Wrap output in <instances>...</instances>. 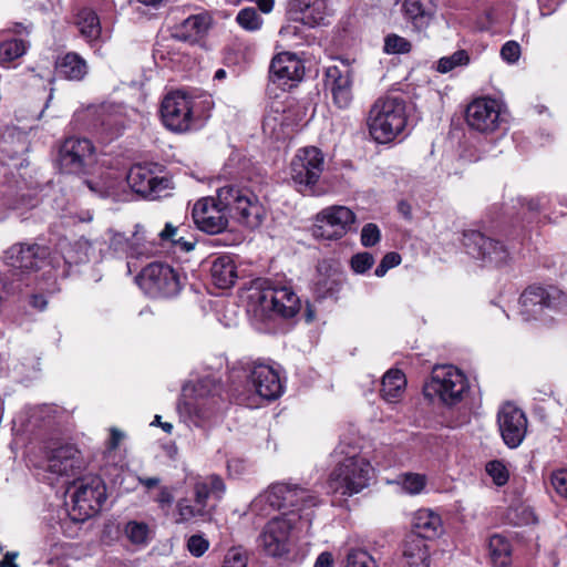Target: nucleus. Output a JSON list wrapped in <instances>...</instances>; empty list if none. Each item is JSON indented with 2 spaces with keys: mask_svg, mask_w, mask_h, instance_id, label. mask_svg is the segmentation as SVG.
<instances>
[{
  "mask_svg": "<svg viewBox=\"0 0 567 567\" xmlns=\"http://www.w3.org/2000/svg\"><path fill=\"white\" fill-rule=\"evenodd\" d=\"M192 216L198 229L215 235L227 228L229 217L248 228H257L266 217V209L249 188L226 185L217 189L216 197L198 199Z\"/></svg>",
  "mask_w": 567,
  "mask_h": 567,
  "instance_id": "f257e3e1",
  "label": "nucleus"
},
{
  "mask_svg": "<svg viewBox=\"0 0 567 567\" xmlns=\"http://www.w3.org/2000/svg\"><path fill=\"white\" fill-rule=\"evenodd\" d=\"M249 299L254 324L261 332H269L276 318H293L301 309V300L290 284L270 279L256 281Z\"/></svg>",
  "mask_w": 567,
  "mask_h": 567,
  "instance_id": "f03ea898",
  "label": "nucleus"
},
{
  "mask_svg": "<svg viewBox=\"0 0 567 567\" xmlns=\"http://www.w3.org/2000/svg\"><path fill=\"white\" fill-rule=\"evenodd\" d=\"M406 122L405 101L394 95L377 99L367 118L371 137L380 144L390 143L401 135L406 126Z\"/></svg>",
  "mask_w": 567,
  "mask_h": 567,
  "instance_id": "7ed1b4c3",
  "label": "nucleus"
},
{
  "mask_svg": "<svg viewBox=\"0 0 567 567\" xmlns=\"http://www.w3.org/2000/svg\"><path fill=\"white\" fill-rule=\"evenodd\" d=\"M188 485L192 491L193 503L187 497L177 501V523H188L196 518L210 517L213 508L208 506V499L220 501L226 493V484L217 474L190 476Z\"/></svg>",
  "mask_w": 567,
  "mask_h": 567,
  "instance_id": "20e7f679",
  "label": "nucleus"
},
{
  "mask_svg": "<svg viewBox=\"0 0 567 567\" xmlns=\"http://www.w3.org/2000/svg\"><path fill=\"white\" fill-rule=\"evenodd\" d=\"M334 455L343 457L338 461L329 476L328 483L332 492L352 496L368 487L372 466L365 457L359 455L354 450L346 451L343 444L338 445Z\"/></svg>",
  "mask_w": 567,
  "mask_h": 567,
  "instance_id": "39448f33",
  "label": "nucleus"
},
{
  "mask_svg": "<svg viewBox=\"0 0 567 567\" xmlns=\"http://www.w3.org/2000/svg\"><path fill=\"white\" fill-rule=\"evenodd\" d=\"M468 390L465 374L454 365H440L433 369L431 379L423 392L431 401L453 406L460 403Z\"/></svg>",
  "mask_w": 567,
  "mask_h": 567,
  "instance_id": "423d86ee",
  "label": "nucleus"
},
{
  "mask_svg": "<svg viewBox=\"0 0 567 567\" xmlns=\"http://www.w3.org/2000/svg\"><path fill=\"white\" fill-rule=\"evenodd\" d=\"M324 169V155L316 146L299 148L290 162L289 175L302 195H317L316 186Z\"/></svg>",
  "mask_w": 567,
  "mask_h": 567,
  "instance_id": "0eeeda50",
  "label": "nucleus"
},
{
  "mask_svg": "<svg viewBox=\"0 0 567 567\" xmlns=\"http://www.w3.org/2000/svg\"><path fill=\"white\" fill-rule=\"evenodd\" d=\"M274 502H278L281 509H288L284 514L295 513L297 522L310 526L313 518V508L319 505L318 495L290 482H278L270 485Z\"/></svg>",
  "mask_w": 567,
  "mask_h": 567,
  "instance_id": "6e6552de",
  "label": "nucleus"
},
{
  "mask_svg": "<svg viewBox=\"0 0 567 567\" xmlns=\"http://www.w3.org/2000/svg\"><path fill=\"white\" fill-rule=\"evenodd\" d=\"M126 181L134 193L147 199L167 196L173 189L172 178L164 172L162 165L155 163L133 165Z\"/></svg>",
  "mask_w": 567,
  "mask_h": 567,
  "instance_id": "1a4fd4ad",
  "label": "nucleus"
},
{
  "mask_svg": "<svg viewBox=\"0 0 567 567\" xmlns=\"http://www.w3.org/2000/svg\"><path fill=\"white\" fill-rule=\"evenodd\" d=\"M71 498V518L84 522L101 511L106 499V488L99 476L83 477L74 482V492Z\"/></svg>",
  "mask_w": 567,
  "mask_h": 567,
  "instance_id": "9d476101",
  "label": "nucleus"
},
{
  "mask_svg": "<svg viewBox=\"0 0 567 567\" xmlns=\"http://www.w3.org/2000/svg\"><path fill=\"white\" fill-rule=\"evenodd\" d=\"M567 306V295L557 287H528L519 298V315L524 321L538 320L546 310L558 311Z\"/></svg>",
  "mask_w": 567,
  "mask_h": 567,
  "instance_id": "9b49d317",
  "label": "nucleus"
},
{
  "mask_svg": "<svg viewBox=\"0 0 567 567\" xmlns=\"http://www.w3.org/2000/svg\"><path fill=\"white\" fill-rule=\"evenodd\" d=\"M92 246L86 239H79L74 243L62 240L59 243V251L52 256L51 270L45 271L44 275H49L52 282L47 287L40 286L41 289L49 293H54L60 290L56 280L59 278H65L70 275V268L73 265L84 264L90 260V254Z\"/></svg>",
  "mask_w": 567,
  "mask_h": 567,
  "instance_id": "f8f14e48",
  "label": "nucleus"
},
{
  "mask_svg": "<svg viewBox=\"0 0 567 567\" xmlns=\"http://www.w3.org/2000/svg\"><path fill=\"white\" fill-rule=\"evenodd\" d=\"M56 161L66 174H86L95 163V147L86 137L70 136L60 144Z\"/></svg>",
  "mask_w": 567,
  "mask_h": 567,
  "instance_id": "ddd939ff",
  "label": "nucleus"
},
{
  "mask_svg": "<svg viewBox=\"0 0 567 567\" xmlns=\"http://www.w3.org/2000/svg\"><path fill=\"white\" fill-rule=\"evenodd\" d=\"M137 284L152 298L174 297L182 288L176 270L162 262H152L146 266L137 277Z\"/></svg>",
  "mask_w": 567,
  "mask_h": 567,
  "instance_id": "4468645a",
  "label": "nucleus"
},
{
  "mask_svg": "<svg viewBox=\"0 0 567 567\" xmlns=\"http://www.w3.org/2000/svg\"><path fill=\"white\" fill-rule=\"evenodd\" d=\"M506 109L496 99L478 97L473 100L465 110V121L471 130L483 134H492L505 123Z\"/></svg>",
  "mask_w": 567,
  "mask_h": 567,
  "instance_id": "2eb2a0df",
  "label": "nucleus"
},
{
  "mask_svg": "<svg viewBox=\"0 0 567 567\" xmlns=\"http://www.w3.org/2000/svg\"><path fill=\"white\" fill-rule=\"evenodd\" d=\"M463 246L471 257L484 266L502 267L512 258L511 251L502 241L487 237L478 230H465Z\"/></svg>",
  "mask_w": 567,
  "mask_h": 567,
  "instance_id": "dca6fc26",
  "label": "nucleus"
},
{
  "mask_svg": "<svg viewBox=\"0 0 567 567\" xmlns=\"http://www.w3.org/2000/svg\"><path fill=\"white\" fill-rule=\"evenodd\" d=\"M194 100L183 91L167 93L161 104V118L172 132L184 133L195 127Z\"/></svg>",
  "mask_w": 567,
  "mask_h": 567,
  "instance_id": "f3484780",
  "label": "nucleus"
},
{
  "mask_svg": "<svg viewBox=\"0 0 567 567\" xmlns=\"http://www.w3.org/2000/svg\"><path fill=\"white\" fill-rule=\"evenodd\" d=\"M296 514H281L272 517L259 535V544L265 553L281 557L289 551L291 530L297 525Z\"/></svg>",
  "mask_w": 567,
  "mask_h": 567,
  "instance_id": "a211bd4d",
  "label": "nucleus"
},
{
  "mask_svg": "<svg viewBox=\"0 0 567 567\" xmlns=\"http://www.w3.org/2000/svg\"><path fill=\"white\" fill-rule=\"evenodd\" d=\"M355 218V214L349 207H326L316 215L313 235L328 240L340 239L350 231Z\"/></svg>",
  "mask_w": 567,
  "mask_h": 567,
  "instance_id": "6ab92c4d",
  "label": "nucleus"
},
{
  "mask_svg": "<svg viewBox=\"0 0 567 567\" xmlns=\"http://www.w3.org/2000/svg\"><path fill=\"white\" fill-rule=\"evenodd\" d=\"M84 460L80 450L70 443L60 444L50 449L45 461L48 481L52 484L55 477H74L84 470Z\"/></svg>",
  "mask_w": 567,
  "mask_h": 567,
  "instance_id": "aec40b11",
  "label": "nucleus"
},
{
  "mask_svg": "<svg viewBox=\"0 0 567 567\" xmlns=\"http://www.w3.org/2000/svg\"><path fill=\"white\" fill-rule=\"evenodd\" d=\"M497 424L504 443L509 449L518 447L527 433L525 413L512 403L504 404L497 414Z\"/></svg>",
  "mask_w": 567,
  "mask_h": 567,
  "instance_id": "412c9836",
  "label": "nucleus"
},
{
  "mask_svg": "<svg viewBox=\"0 0 567 567\" xmlns=\"http://www.w3.org/2000/svg\"><path fill=\"white\" fill-rule=\"evenodd\" d=\"M246 370L256 393L268 401L278 399L284 392V385L279 372L264 362H249Z\"/></svg>",
  "mask_w": 567,
  "mask_h": 567,
  "instance_id": "4be33fe9",
  "label": "nucleus"
},
{
  "mask_svg": "<svg viewBox=\"0 0 567 567\" xmlns=\"http://www.w3.org/2000/svg\"><path fill=\"white\" fill-rule=\"evenodd\" d=\"M303 74L305 66L295 53L281 52L271 60L270 79L284 89L292 87Z\"/></svg>",
  "mask_w": 567,
  "mask_h": 567,
  "instance_id": "5701e85b",
  "label": "nucleus"
},
{
  "mask_svg": "<svg viewBox=\"0 0 567 567\" xmlns=\"http://www.w3.org/2000/svg\"><path fill=\"white\" fill-rule=\"evenodd\" d=\"M48 248L38 244H18L7 251L9 264L22 272L38 270L47 265Z\"/></svg>",
  "mask_w": 567,
  "mask_h": 567,
  "instance_id": "b1692460",
  "label": "nucleus"
},
{
  "mask_svg": "<svg viewBox=\"0 0 567 567\" xmlns=\"http://www.w3.org/2000/svg\"><path fill=\"white\" fill-rule=\"evenodd\" d=\"M327 86L332 95V101L339 109H348L353 100L352 85L353 73L348 66L337 65L328 68L326 72Z\"/></svg>",
  "mask_w": 567,
  "mask_h": 567,
  "instance_id": "393cba45",
  "label": "nucleus"
},
{
  "mask_svg": "<svg viewBox=\"0 0 567 567\" xmlns=\"http://www.w3.org/2000/svg\"><path fill=\"white\" fill-rule=\"evenodd\" d=\"M110 247L117 252L125 254L130 258L148 257L155 251L153 244L145 239L144 233L138 228L132 238H127L122 233L111 230Z\"/></svg>",
  "mask_w": 567,
  "mask_h": 567,
  "instance_id": "a878e982",
  "label": "nucleus"
},
{
  "mask_svg": "<svg viewBox=\"0 0 567 567\" xmlns=\"http://www.w3.org/2000/svg\"><path fill=\"white\" fill-rule=\"evenodd\" d=\"M212 19L207 13L189 16L173 29V37L192 44L199 43L208 33Z\"/></svg>",
  "mask_w": 567,
  "mask_h": 567,
  "instance_id": "bb28decb",
  "label": "nucleus"
},
{
  "mask_svg": "<svg viewBox=\"0 0 567 567\" xmlns=\"http://www.w3.org/2000/svg\"><path fill=\"white\" fill-rule=\"evenodd\" d=\"M290 11L297 16L296 19L311 28L323 24L330 14L328 0H293Z\"/></svg>",
  "mask_w": 567,
  "mask_h": 567,
  "instance_id": "cd10ccee",
  "label": "nucleus"
},
{
  "mask_svg": "<svg viewBox=\"0 0 567 567\" xmlns=\"http://www.w3.org/2000/svg\"><path fill=\"white\" fill-rule=\"evenodd\" d=\"M413 535L425 542V539H434L443 532V524L440 515L432 509L421 508L416 511L411 520Z\"/></svg>",
  "mask_w": 567,
  "mask_h": 567,
  "instance_id": "c85d7f7f",
  "label": "nucleus"
},
{
  "mask_svg": "<svg viewBox=\"0 0 567 567\" xmlns=\"http://www.w3.org/2000/svg\"><path fill=\"white\" fill-rule=\"evenodd\" d=\"M403 12L405 19L416 31H423L432 22L436 4L433 0H404Z\"/></svg>",
  "mask_w": 567,
  "mask_h": 567,
  "instance_id": "c756f323",
  "label": "nucleus"
},
{
  "mask_svg": "<svg viewBox=\"0 0 567 567\" xmlns=\"http://www.w3.org/2000/svg\"><path fill=\"white\" fill-rule=\"evenodd\" d=\"M210 276L216 287L220 289L230 288L237 279L234 259L228 255L215 258L210 266Z\"/></svg>",
  "mask_w": 567,
  "mask_h": 567,
  "instance_id": "7c9ffc66",
  "label": "nucleus"
},
{
  "mask_svg": "<svg viewBox=\"0 0 567 567\" xmlns=\"http://www.w3.org/2000/svg\"><path fill=\"white\" fill-rule=\"evenodd\" d=\"M75 24L80 34L89 44L93 45L101 39V22L94 10L89 8L81 9L76 14Z\"/></svg>",
  "mask_w": 567,
  "mask_h": 567,
  "instance_id": "2f4dec72",
  "label": "nucleus"
},
{
  "mask_svg": "<svg viewBox=\"0 0 567 567\" xmlns=\"http://www.w3.org/2000/svg\"><path fill=\"white\" fill-rule=\"evenodd\" d=\"M406 386L404 373L399 369L389 370L382 378L381 395L389 403L398 402Z\"/></svg>",
  "mask_w": 567,
  "mask_h": 567,
  "instance_id": "473e14b6",
  "label": "nucleus"
},
{
  "mask_svg": "<svg viewBox=\"0 0 567 567\" xmlns=\"http://www.w3.org/2000/svg\"><path fill=\"white\" fill-rule=\"evenodd\" d=\"M58 72L61 76L71 81H81L87 74L86 61L75 52L66 53L58 63Z\"/></svg>",
  "mask_w": 567,
  "mask_h": 567,
  "instance_id": "72a5a7b5",
  "label": "nucleus"
},
{
  "mask_svg": "<svg viewBox=\"0 0 567 567\" xmlns=\"http://www.w3.org/2000/svg\"><path fill=\"white\" fill-rule=\"evenodd\" d=\"M403 557L410 567H429L430 555L426 543L417 537H408L404 543Z\"/></svg>",
  "mask_w": 567,
  "mask_h": 567,
  "instance_id": "f704fd0d",
  "label": "nucleus"
},
{
  "mask_svg": "<svg viewBox=\"0 0 567 567\" xmlns=\"http://www.w3.org/2000/svg\"><path fill=\"white\" fill-rule=\"evenodd\" d=\"M492 563L496 567H507L511 563L512 547L508 539L499 534L492 535L488 540Z\"/></svg>",
  "mask_w": 567,
  "mask_h": 567,
  "instance_id": "c9c22d12",
  "label": "nucleus"
},
{
  "mask_svg": "<svg viewBox=\"0 0 567 567\" xmlns=\"http://www.w3.org/2000/svg\"><path fill=\"white\" fill-rule=\"evenodd\" d=\"M194 391L198 398V401L196 402V405L194 406V414L198 419H206L209 416V412L202 409V403L199 399H204L205 396H212L213 403H216V400L214 399L215 395H217L220 391V384L216 382L210 377L200 379L195 388Z\"/></svg>",
  "mask_w": 567,
  "mask_h": 567,
  "instance_id": "e433bc0d",
  "label": "nucleus"
},
{
  "mask_svg": "<svg viewBox=\"0 0 567 567\" xmlns=\"http://www.w3.org/2000/svg\"><path fill=\"white\" fill-rule=\"evenodd\" d=\"M28 44L22 39H7L0 42V64L9 68L17 59L25 54Z\"/></svg>",
  "mask_w": 567,
  "mask_h": 567,
  "instance_id": "4c0bfd02",
  "label": "nucleus"
},
{
  "mask_svg": "<svg viewBox=\"0 0 567 567\" xmlns=\"http://www.w3.org/2000/svg\"><path fill=\"white\" fill-rule=\"evenodd\" d=\"M274 499L275 495L272 494L271 486H269L251 501L249 512L255 516L266 517L274 511H281L279 503L274 502Z\"/></svg>",
  "mask_w": 567,
  "mask_h": 567,
  "instance_id": "58836bf2",
  "label": "nucleus"
},
{
  "mask_svg": "<svg viewBox=\"0 0 567 567\" xmlns=\"http://www.w3.org/2000/svg\"><path fill=\"white\" fill-rule=\"evenodd\" d=\"M286 116L279 107L272 110L265 116L262 122V131L271 138L280 140L285 136Z\"/></svg>",
  "mask_w": 567,
  "mask_h": 567,
  "instance_id": "ea45409f",
  "label": "nucleus"
},
{
  "mask_svg": "<svg viewBox=\"0 0 567 567\" xmlns=\"http://www.w3.org/2000/svg\"><path fill=\"white\" fill-rule=\"evenodd\" d=\"M100 115L102 116L101 126L111 136L118 135L123 128V118L120 114V107L101 106Z\"/></svg>",
  "mask_w": 567,
  "mask_h": 567,
  "instance_id": "a19ab883",
  "label": "nucleus"
},
{
  "mask_svg": "<svg viewBox=\"0 0 567 567\" xmlns=\"http://www.w3.org/2000/svg\"><path fill=\"white\" fill-rule=\"evenodd\" d=\"M236 22L241 29L248 32H256L261 29L264 19L257 8L246 7L238 11Z\"/></svg>",
  "mask_w": 567,
  "mask_h": 567,
  "instance_id": "79ce46f5",
  "label": "nucleus"
},
{
  "mask_svg": "<svg viewBox=\"0 0 567 567\" xmlns=\"http://www.w3.org/2000/svg\"><path fill=\"white\" fill-rule=\"evenodd\" d=\"M426 476L419 473H405L396 480V484L409 495L421 494L426 486Z\"/></svg>",
  "mask_w": 567,
  "mask_h": 567,
  "instance_id": "37998d69",
  "label": "nucleus"
},
{
  "mask_svg": "<svg viewBox=\"0 0 567 567\" xmlns=\"http://www.w3.org/2000/svg\"><path fill=\"white\" fill-rule=\"evenodd\" d=\"M343 567H379L373 556L362 548L348 549Z\"/></svg>",
  "mask_w": 567,
  "mask_h": 567,
  "instance_id": "c03bdc74",
  "label": "nucleus"
},
{
  "mask_svg": "<svg viewBox=\"0 0 567 567\" xmlns=\"http://www.w3.org/2000/svg\"><path fill=\"white\" fill-rule=\"evenodd\" d=\"M470 63V55L465 50H457L451 55L443 56L437 61L436 71L447 73L458 66H466Z\"/></svg>",
  "mask_w": 567,
  "mask_h": 567,
  "instance_id": "a18cd8bd",
  "label": "nucleus"
},
{
  "mask_svg": "<svg viewBox=\"0 0 567 567\" xmlns=\"http://www.w3.org/2000/svg\"><path fill=\"white\" fill-rule=\"evenodd\" d=\"M181 228L174 226L171 223H166L163 230L159 231L158 236L163 241H169L174 245L179 246L184 251H190L195 247L194 241L185 240L183 236H179Z\"/></svg>",
  "mask_w": 567,
  "mask_h": 567,
  "instance_id": "49530a36",
  "label": "nucleus"
},
{
  "mask_svg": "<svg viewBox=\"0 0 567 567\" xmlns=\"http://www.w3.org/2000/svg\"><path fill=\"white\" fill-rule=\"evenodd\" d=\"M125 535L136 545H145L150 540L151 529L146 523L131 520L125 526Z\"/></svg>",
  "mask_w": 567,
  "mask_h": 567,
  "instance_id": "de8ad7c7",
  "label": "nucleus"
},
{
  "mask_svg": "<svg viewBox=\"0 0 567 567\" xmlns=\"http://www.w3.org/2000/svg\"><path fill=\"white\" fill-rule=\"evenodd\" d=\"M411 49L412 44L398 34H390L384 40V52L388 54H404L409 53Z\"/></svg>",
  "mask_w": 567,
  "mask_h": 567,
  "instance_id": "09e8293b",
  "label": "nucleus"
},
{
  "mask_svg": "<svg viewBox=\"0 0 567 567\" xmlns=\"http://www.w3.org/2000/svg\"><path fill=\"white\" fill-rule=\"evenodd\" d=\"M247 551L240 546L231 547L227 550L221 567H247Z\"/></svg>",
  "mask_w": 567,
  "mask_h": 567,
  "instance_id": "8fccbe9b",
  "label": "nucleus"
},
{
  "mask_svg": "<svg viewBox=\"0 0 567 567\" xmlns=\"http://www.w3.org/2000/svg\"><path fill=\"white\" fill-rule=\"evenodd\" d=\"M485 470L497 486H503L508 482L509 473L503 462L491 461L486 464Z\"/></svg>",
  "mask_w": 567,
  "mask_h": 567,
  "instance_id": "3c124183",
  "label": "nucleus"
},
{
  "mask_svg": "<svg viewBox=\"0 0 567 567\" xmlns=\"http://www.w3.org/2000/svg\"><path fill=\"white\" fill-rule=\"evenodd\" d=\"M374 264V258L370 252H359L352 256L350 265L355 274H364Z\"/></svg>",
  "mask_w": 567,
  "mask_h": 567,
  "instance_id": "603ef678",
  "label": "nucleus"
},
{
  "mask_svg": "<svg viewBox=\"0 0 567 567\" xmlns=\"http://www.w3.org/2000/svg\"><path fill=\"white\" fill-rule=\"evenodd\" d=\"M380 239H381V231L375 224L369 223L363 226V228L361 230L362 246L373 247L380 241Z\"/></svg>",
  "mask_w": 567,
  "mask_h": 567,
  "instance_id": "864d4df0",
  "label": "nucleus"
},
{
  "mask_svg": "<svg viewBox=\"0 0 567 567\" xmlns=\"http://www.w3.org/2000/svg\"><path fill=\"white\" fill-rule=\"evenodd\" d=\"M208 548H209L208 539H206L200 534L192 535L187 539V549L195 557L203 556L208 550Z\"/></svg>",
  "mask_w": 567,
  "mask_h": 567,
  "instance_id": "5fc2aeb1",
  "label": "nucleus"
},
{
  "mask_svg": "<svg viewBox=\"0 0 567 567\" xmlns=\"http://www.w3.org/2000/svg\"><path fill=\"white\" fill-rule=\"evenodd\" d=\"M400 262L401 256L395 251H390L381 259L374 274L377 277H383L391 268L400 265Z\"/></svg>",
  "mask_w": 567,
  "mask_h": 567,
  "instance_id": "6e6d98bb",
  "label": "nucleus"
},
{
  "mask_svg": "<svg viewBox=\"0 0 567 567\" xmlns=\"http://www.w3.org/2000/svg\"><path fill=\"white\" fill-rule=\"evenodd\" d=\"M550 482L556 493L567 498V471L559 470L554 472Z\"/></svg>",
  "mask_w": 567,
  "mask_h": 567,
  "instance_id": "4d7b16f0",
  "label": "nucleus"
},
{
  "mask_svg": "<svg viewBox=\"0 0 567 567\" xmlns=\"http://www.w3.org/2000/svg\"><path fill=\"white\" fill-rule=\"evenodd\" d=\"M520 47L515 41L506 42L501 49V56L508 63H514L519 59Z\"/></svg>",
  "mask_w": 567,
  "mask_h": 567,
  "instance_id": "13d9d810",
  "label": "nucleus"
},
{
  "mask_svg": "<svg viewBox=\"0 0 567 567\" xmlns=\"http://www.w3.org/2000/svg\"><path fill=\"white\" fill-rule=\"evenodd\" d=\"M154 501L158 504V507L162 509L169 508L174 502V495L169 487L161 486L158 494L154 498Z\"/></svg>",
  "mask_w": 567,
  "mask_h": 567,
  "instance_id": "bf43d9fd",
  "label": "nucleus"
},
{
  "mask_svg": "<svg viewBox=\"0 0 567 567\" xmlns=\"http://www.w3.org/2000/svg\"><path fill=\"white\" fill-rule=\"evenodd\" d=\"M90 189L96 194H99L101 197H112L115 198L117 196L116 190V182L112 181L107 186L100 187L99 184H93L91 182H86Z\"/></svg>",
  "mask_w": 567,
  "mask_h": 567,
  "instance_id": "052dcab7",
  "label": "nucleus"
},
{
  "mask_svg": "<svg viewBox=\"0 0 567 567\" xmlns=\"http://www.w3.org/2000/svg\"><path fill=\"white\" fill-rule=\"evenodd\" d=\"M547 203L548 198L545 195H543L529 199L524 198L522 200V206H526L529 213H538L545 209Z\"/></svg>",
  "mask_w": 567,
  "mask_h": 567,
  "instance_id": "680f3d73",
  "label": "nucleus"
},
{
  "mask_svg": "<svg viewBox=\"0 0 567 567\" xmlns=\"http://www.w3.org/2000/svg\"><path fill=\"white\" fill-rule=\"evenodd\" d=\"M245 463L239 458H231L227 462V470L230 476H239L245 471Z\"/></svg>",
  "mask_w": 567,
  "mask_h": 567,
  "instance_id": "e2e57ef3",
  "label": "nucleus"
},
{
  "mask_svg": "<svg viewBox=\"0 0 567 567\" xmlns=\"http://www.w3.org/2000/svg\"><path fill=\"white\" fill-rule=\"evenodd\" d=\"M124 433L118 431L117 429L111 430L110 440L107 442V450L114 451L118 447L121 441L124 439Z\"/></svg>",
  "mask_w": 567,
  "mask_h": 567,
  "instance_id": "0e129e2a",
  "label": "nucleus"
},
{
  "mask_svg": "<svg viewBox=\"0 0 567 567\" xmlns=\"http://www.w3.org/2000/svg\"><path fill=\"white\" fill-rule=\"evenodd\" d=\"M313 567H333V558L329 551L321 553Z\"/></svg>",
  "mask_w": 567,
  "mask_h": 567,
  "instance_id": "69168bd1",
  "label": "nucleus"
},
{
  "mask_svg": "<svg viewBox=\"0 0 567 567\" xmlns=\"http://www.w3.org/2000/svg\"><path fill=\"white\" fill-rule=\"evenodd\" d=\"M30 305L38 310H44L47 308L48 301L42 295H32L30 299Z\"/></svg>",
  "mask_w": 567,
  "mask_h": 567,
  "instance_id": "338daca9",
  "label": "nucleus"
},
{
  "mask_svg": "<svg viewBox=\"0 0 567 567\" xmlns=\"http://www.w3.org/2000/svg\"><path fill=\"white\" fill-rule=\"evenodd\" d=\"M18 553H7L3 559L0 561V567H19V565L14 561Z\"/></svg>",
  "mask_w": 567,
  "mask_h": 567,
  "instance_id": "774afa93",
  "label": "nucleus"
}]
</instances>
